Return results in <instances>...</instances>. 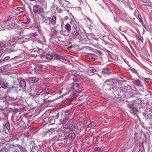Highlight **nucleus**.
I'll return each mask as SVG.
<instances>
[{
  "mask_svg": "<svg viewBox=\"0 0 152 152\" xmlns=\"http://www.w3.org/2000/svg\"><path fill=\"white\" fill-rule=\"evenodd\" d=\"M57 27H58V26H56L52 28L51 29V31L52 34H53V35H56L57 34V33H59L60 30H61V29H61V27L60 26H59V29H56V28Z\"/></svg>",
  "mask_w": 152,
  "mask_h": 152,
  "instance_id": "obj_12",
  "label": "nucleus"
},
{
  "mask_svg": "<svg viewBox=\"0 0 152 152\" xmlns=\"http://www.w3.org/2000/svg\"><path fill=\"white\" fill-rule=\"evenodd\" d=\"M69 23L71 24L72 27V34L82 29V27L75 20H71L70 21Z\"/></svg>",
  "mask_w": 152,
  "mask_h": 152,
  "instance_id": "obj_6",
  "label": "nucleus"
},
{
  "mask_svg": "<svg viewBox=\"0 0 152 152\" xmlns=\"http://www.w3.org/2000/svg\"><path fill=\"white\" fill-rule=\"evenodd\" d=\"M57 20L56 17L55 15H53L50 19V24L53 25L56 24Z\"/></svg>",
  "mask_w": 152,
  "mask_h": 152,
  "instance_id": "obj_17",
  "label": "nucleus"
},
{
  "mask_svg": "<svg viewBox=\"0 0 152 152\" xmlns=\"http://www.w3.org/2000/svg\"><path fill=\"white\" fill-rule=\"evenodd\" d=\"M42 6L44 8H46L47 7V2L45 1L42 4Z\"/></svg>",
  "mask_w": 152,
  "mask_h": 152,
  "instance_id": "obj_46",
  "label": "nucleus"
},
{
  "mask_svg": "<svg viewBox=\"0 0 152 152\" xmlns=\"http://www.w3.org/2000/svg\"><path fill=\"white\" fill-rule=\"evenodd\" d=\"M49 130H50L51 131L50 132L51 133H52L53 131L54 130V129L53 128H50Z\"/></svg>",
  "mask_w": 152,
  "mask_h": 152,
  "instance_id": "obj_58",
  "label": "nucleus"
},
{
  "mask_svg": "<svg viewBox=\"0 0 152 152\" xmlns=\"http://www.w3.org/2000/svg\"><path fill=\"white\" fill-rule=\"evenodd\" d=\"M118 85V81L115 79L110 80L109 81L105 83L104 85V88L106 91H110L111 87L113 90V88L116 86Z\"/></svg>",
  "mask_w": 152,
  "mask_h": 152,
  "instance_id": "obj_2",
  "label": "nucleus"
},
{
  "mask_svg": "<svg viewBox=\"0 0 152 152\" xmlns=\"http://www.w3.org/2000/svg\"><path fill=\"white\" fill-rule=\"evenodd\" d=\"M3 46V44L2 43H0V53L2 50V47Z\"/></svg>",
  "mask_w": 152,
  "mask_h": 152,
  "instance_id": "obj_52",
  "label": "nucleus"
},
{
  "mask_svg": "<svg viewBox=\"0 0 152 152\" xmlns=\"http://www.w3.org/2000/svg\"><path fill=\"white\" fill-rule=\"evenodd\" d=\"M96 72V70L95 69H92L88 71V73L89 75H91L94 74V73Z\"/></svg>",
  "mask_w": 152,
  "mask_h": 152,
  "instance_id": "obj_30",
  "label": "nucleus"
},
{
  "mask_svg": "<svg viewBox=\"0 0 152 152\" xmlns=\"http://www.w3.org/2000/svg\"><path fill=\"white\" fill-rule=\"evenodd\" d=\"M113 92L116 98L122 101H126L125 100V95L124 94V91L122 87L119 88L118 87V86H116L113 88ZM126 101L127 102V100Z\"/></svg>",
  "mask_w": 152,
  "mask_h": 152,
  "instance_id": "obj_1",
  "label": "nucleus"
},
{
  "mask_svg": "<svg viewBox=\"0 0 152 152\" xmlns=\"http://www.w3.org/2000/svg\"><path fill=\"white\" fill-rule=\"evenodd\" d=\"M64 139L66 140L68 139L69 140L73 139L76 137V134L75 133H71L69 134L68 133H66L65 134Z\"/></svg>",
  "mask_w": 152,
  "mask_h": 152,
  "instance_id": "obj_10",
  "label": "nucleus"
},
{
  "mask_svg": "<svg viewBox=\"0 0 152 152\" xmlns=\"http://www.w3.org/2000/svg\"><path fill=\"white\" fill-rule=\"evenodd\" d=\"M129 69L130 70L133 72L135 73L136 74H137V71L134 68H129Z\"/></svg>",
  "mask_w": 152,
  "mask_h": 152,
  "instance_id": "obj_47",
  "label": "nucleus"
},
{
  "mask_svg": "<svg viewBox=\"0 0 152 152\" xmlns=\"http://www.w3.org/2000/svg\"><path fill=\"white\" fill-rule=\"evenodd\" d=\"M7 152H17V151L15 147H13L11 148Z\"/></svg>",
  "mask_w": 152,
  "mask_h": 152,
  "instance_id": "obj_34",
  "label": "nucleus"
},
{
  "mask_svg": "<svg viewBox=\"0 0 152 152\" xmlns=\"http://www.w3.org/2000/svg\"><path fill=\"white\" fill-rule=\"evenodd\" d=\"M10 58V57L9 56H7L6 57H5L4 58V59H2V58L0 60V63L5 61H7L8 60H9Z\"/></svg>",
  "mask_w": 152,
  "mask_h": 152,
  "instance_id": "obj_39",
  "label": "nucleus"
},
{
  "mask_svg": "<svg viewBox=\"0 0 152 152\" xmlns=\"http://www.w3.org/2000/svg\"><path fill=\"white\" fill-rule=\"evenodd\" d=\"M16 10L22 12H23L25 10V9L24 7H17Z\"/></svg>",
  "mask_w": 152,
  "mask_h": 152,
  "instance_id": "obj_32",
  "label": "nucleus"
},
{
  "mask_svg": "<svg viewBox=\"0 0 152 152\" xmlns=\"http://www.w3.org/2000/svg\"><path fill=\"white\" fill-rule=\"evenodd\" d=\"M109 37L108 35H104V36H103V40L104 41V40L107 41V40H109Z\"/></svg>",
  "mask_w": 152,
  "mask_h": 152,
  "instance_id": "obj_37",
  "label": "nucleus"
},
{
  "mask_svg": "<svg viewBox=\"0 0 152 152\" xmlns=\"http://www.w3.org/2000/svg\"><path fill=\"white\" fill-rule=\"evenodd\" d=\"M18 82L19 86L21 87H24L26 86V82L25 80L22 78L20 77L18 79Z\"/></svg>",
  "mask_w": 152,
  "mask_h": 152,
  "instance_id": "obj_11",
  "label": "nucleus"
},
{
  "mask_svg": "<svg viewBox=\"0 0 152 152\" xmlns=\"http://www.w3.org/2000/svg\"><path fill=\"white\" fill-rule=\"evenodd\" d=\"M124 61L129 67L132 68V66L130 64L129 62L128 61H127L126 60L124 59Z\"/></svg>",
  "mask_w": 152,
  "mask_h": 152,
  "instance_id": "obj_48",
  "label": "nucleus"
},
{
  "mask_svg": "<svg viewBox=\"0 0 152 152\" xmlns=\"http://www.w3.org/2000/svg\"><path fill=\"white\" fill-rule=\"evenodd\" d=\"M136 39L139 41H141V42L142 43L143 42V39L142 36L141 35H140L139 36H138L136 34Z\"/></svg>",
  "mask_w": 152,
  "mask_h": 152,
  "instance_id": "obj_29",
  "label": "nucleus"
},
{
  "mask_svg": "<svg viewBox=\"0 0 152 152\" xmlns=\"http://www.w3.org/2000/svg\"><path fill=\"white\" fill-rule=\"evenodd\" d=\"M69 127H68V129L69 131H73L75 129V125L73 123H69Z\"/></svg>",
  "mask_w": 152,
  "mask_h": 152,
  "instance_id": "obj_24",
  "label": "nucleus"
},
{
  "mask_svg": "<svg viewBox=\"0 0 152 152\" xmlns=\"http://www.w3.org/2000/svg\"><path fill=\"white\" fill-rule=\"evenodd\" d=\"M1 87L4 89H6L7 88V86L6 85L3 84L1 83Z\"/></svg>",
  "mask_w": 152,
  "mask_h": 152,
  "instance_id": "obj_50",
  "label": "nucleus"
},
{
  "mask_svg": "<svg viewBox=\"0 0 152 152\" xmlns=\"http://www.w3.org/2000/svg\"><path fill=\"white\" fill-rule=\"evenodd\" d=\"M79 92H74L70 95L71 99H74L78 96Z\"/></svg>",
  "mask_w": 152,
  "mask_h": 152,
  "instance_id": "obj_22",
  "label": "nucleus"
},
{
  "mask_svg": "<svg viewBox=\"0 0 152 152\" xmlns=\"http://www.w3.org/2000/svg\"><path fill=\"white\" fill-rule=\"evenodd\" d=\"M44 20V22L47 25H48L50 24V19L51 18L49 17H45L43 18Z\"/></svg>",
  "mask_w": 152,
  "mask_h": 152,
  "instance_id": "obj_19",
  "label": "nucleus"
},
{
  "mask_svg": "<svg viewBox=\"0 0 152 152\" xmlns=\"http://www.w3.org/2000/svg\"><path fill=\"white\" fill-rule=\"evenodd\" d=\"M58 11L59 13H61L63 12L65 14H68V15L69 16H72L71 13L68 10H62L61 9L59 8L58 9Z\"/></svg>",
  "mask_w": 152,
  "mask_h": 152,
  "instance_id": "obj_15",
  "label": "nucleus"
},
{
  "mask_svg": "<svg viewBox=\"0 0 152 152\" xmlns=\"http://www.w3.org/2000/svg\"><path fill=\"white\" fill-rule=\"evenodd\" d=\"M73 39L84 40L86 37V34L82 32V30L72 34Z\"/></svg>",
  "mask_w": 152,
  "mask_h": 152,
  "instance_id": "obj_3",
  "label": "nucleus"
},
{
  "mask_svg": "<svg viewBox=\"0 0 152 152\" xmlns=\"http://www.w3.org/2000/svg\"><path fill=\"white\" fill-rule=\"evenodd\" d=\"M34 90L31 89L30 91V95L34 97L36 96L37 99L39 97L38 96L39 95H40L42 96V97H44L45 96L47 95L46 93H45V91H44L43 90L39 91V92H36V94L35 93L36 92H35L34 93Z\"/></svg>",
  "mask_w": 152,
  "mask_h": 152,
  "instance_id": "obj_7",
  "label": "nucleus"
},
{
  "mask_svg": "<svg viewBox=\"0 0 152 152\" xmlns=\"http://www.w3.org/2000/svg\"><path fill=\"white\" fill-rule=\"evenodd\" d=\"M133 83L138 86L141 87H142V82L139 79L135 80L133 81Z\"/></svg>",
  "mask_w": 152,
  "mask_h": 152,
  "instance_id": "obj_18",
  "label": "nucleus"
},
{
  "mask_svg": "<svg viewBox=\"0 0 152 152\" xmlns=\"http://www.w3.org/2000/svg\"><path fill=\"white\" fill-rule=\"evenodd\" d=\"M69 123H68L65 125H63V128L68 129V127H69Z\"/></svg>",
  "mask_w": 152,
  "mask_h": 152,
  "instance_id": "obj_44",
  "label": "nucleus"
},
{
  "mask_svg": "<svg viewBox=\"0 0 152 152\" xmlns=\"http://www.w3.org/2000/svg\"><path fill=\"white\" fill-rule=\"evenodd\" d=\"M17 152H23V148L20 146L18 145L17 146H15Z\"/></svg>",
  "mask_w": 152,
  "mask_h": 152,
  "instance_id": "obj_23",
  "label": "nucleus"
},
{
  "mask_svg": "<svg viewBox=\"0 0 152 152\" xmlns=\"http://www.w3.org/2000/svg\"><path fill=\"white\" fill-rule=\"evenodd\" d=\"M104 42L105 43V44L106 45H107L110 46H111L112 47H113V45L111 43H110L109 42L107 41L104 40Z\"/></svg>",
  "mask_w": 152,
  "mask_h": 152,
  "instance_id": "obj_40",
  "label": "nucleus"
},
{
  "mask_svg": "<svg viewBox=\"0 0 152 152\" xmlns=\"http://www.w3.org/2000/svg\"><path fill=\"white\" fill-rule=\"evenodd\" d=\"M138 18L141 21V22H143L142 18L141 17V16L140 15H138Z\"/></svg>",
  "mask_w": 152,
  "mask_h": 152,
  "instance_id": "obj_53",
  "label": "nucleus"
},
{
  "mask_svg": "<svg viewBox=\"0 0 152 152\" xmlns=\"http://www.w3.org/2000/svg\"><path fill=\"white\" fill-rule=\"evenodd\" d=\"M102 148L99 147H96L93 150V152H102Z\"/></svg>",
  "mask_w": 152,
  "mask_h": 152,
  "instance_id": "obj_28",
  "label": "nucleus"
},
{
  "mask_svg": "<svg viewBox=\"0 0 152 152\" xmlns=\"http://www.w3.org/2000/svg\"><path fill=\"white\" fill-rule=\"evenodd\" d=\"M14 26H13L11 27V29H19V26H18V25L17 24L15 23V24H14Z\"/></svg>",
  "mask_w": 152,
  "mask_h": 152,
  "instance_id": "obj_36",
  "label": "nucleus"
},
{
  "mask_svg": "<svg viewBox=\"0 0 152 152\" xmlns=\"http://www.w3.org/2000/svg\"><path fill=\"white\" fill-rule=\"evenodd\" d=\"M142 2L146 3H149L150 1L149 0H140Z\"/></svg>",
  "mask_w": 152,
  "mask_h": 152,
  "instance_id": "obj_54",
  "label": "nucleus"
},
{
  "mask_svg": "<svg viewBox=\"0 0 152 152\" xmlns=\"http://www.w3.org/2000/svg\"><path fill=\"white\" fill-rule=\"evenodd\" d=\"M52 86H51L50 85H48V86L45 89L43 90L45 91V93L47 94H50L51 93V91L52 90Z\"/></svg>",
  "mask_w": 152,
  "mask_h": 152,
  "instance_id": "obj_14",
  "label": "nucleus"
},
{
  "mask_svg": "<svg viewBox=\"0 0 152 152\" xmlns=\"http://www.w3.org/2000/svg\"><path fill=\"white\" fill-rule=\"evenodd\" d=\"M65 89H64L63 88H61L60 90V93H62L63 91L65 90Z\"/></svg>",
  "mask_w": 152,
  "mask_h": 152,
  "instance_id": "obj_60",
  "label": "nucleus"
},
{
  "mask_svg": "<svg viewBox=\"0 0 152 152\" xmlns=\"http://www.w3.org/2000/svg\"><path fill=\"white\" fill-rule=\"evenodd\" d=\"M80 86V85L78 83H73L68 85L66 88V90H69V91H72L74 92H79Z\"/></svg>",
  "mask_w": 152,
  "mask_h": 152,
  "instance_id": "obj_4",
  "label": "nucleus"
},
{
  "mask_svg": "<svg viewBox=\"0 0 152 152\" xmlns=\"http://www.w3.org/2000/svg\"><path fill=\"white\" fill-rule=\"evenodd\" d=\"M8 69L7 66L4 65L0 67V70L1 72H6Z\"/></svg>",
  "mask_w": 152,
  "mask_h": 152,
  "instance_id": "obj_26",
  "label": "nucleus"
},
{
  "mask_svg": "<svg viewBox=\"0 0 152 152\" xmlns=\"http://www.w3.org/2000/svg\"><path fill=\"white\" fill-rule=\"evenodd\" d=\"M30 21L31 20L30 19L26 18L23 20L22 22V23L25 24H28L30 22Z\"/></svg>",
  "mask_w": 152,
  "mask_h": 152,
  "instance_id": "obj_31",
  "label": "nucleus"
},
{
  "mask_svg": "<svg viewBox=\"0 0 152 152\" xmlns=\"http://www.w3.org/2000/svg\"><path fill=\"white\" fill-rule=\"evenodd\" d=\"M97 59V56L93 54H89L86 56V59L88 61H94Z\"/></svg>",
  "mask_w": 152,
  "mask_h": 152,
  "instance_id": "obj_9",
  "label": "nucleus"
},
{
  "mask_svg": "<svg viewBox=\"0 0 152 152\" xmlns=\"http://www.w3.org/2000/svg\"><path fill=\"white\" fill-rule=\"evenodd\" d=\"M142 100L141 99H136L133 100L132 102L134 103L135 105H137L138 107V105L140 104L141 103Z\"/></svg>",
  "mask_w": 152,
  "mask_h": 152,
  "instance_id": "obj_20",
  "label": "nucleus"
},
{
  "mask_svg": "<svg viewBox=\"0 0 152 152\" xmlns=\"http://www.w3.org/2000/svg\"><path fill=\"white\" fill-rule=\"evenodd\" d=\"M95 123L94 122L92 121L90 123V124H89L87 125L86 126V127L87 128L91 127H92L93 126H94L95 125Z\"/></svg>",
  "mask_w": 152,
  "mask_h": 152,
  "instance_id": "obj_33",
  "label": "nucleus"
},
{
  "mask_svg": "<svg viewBox=\"0 0 152 152\" xmlns=\"http://www.w3.org/2000/svg\"><path fill=\"white\" fill-rule=\"evenodd\" d=\"M33 11L34 12L37 14L41 13L43 12L41 7L39 5H35L33 8Z\"/></svg>",
  "mask_w": 152,
  "mask_h": 152,
  "instance_id": "obj_8",
  "label": "nucleus"
},
{
  "mask_svg": "<svg viewBox=\"0 0 152 152\" xmlns=\"http://www.w3.org/2000/svg\"><path fill=\"white\" fill-rule=\"evenodd\" d=\"M38 34H37V32H34L32 34V35L34 37H36L38 36Z\"/></svg>",
  "mask_w": 152,
  "mask_h": 152,
  "instance_id": "obj_57",
  "label": "nucleus"
},
{
  "mask_svg": "<svg viewBox=\"0 0 152 152\" xmlns=\"http://www.w3.org/2000/svg\"><path fill=\"white\" fill-rule=\"evenodd\" d=\"M84 51H85V53L88 52L90 51L89 47H85L83 48Z\"/></svg>",
  "mask_w": 152,
  "mask_h": 152,
  "instance_id": "obj_45",
  "label": "nucleus"
},
{
  "mask_svg": "<svg viewBox=\"0 0 152 152\" xmlns=\"http://www.w3.org/2000/svg\"><path fill=\"white\" fill-rule=\"evenodd\" d=\"M146 117L147 120H151L152 121V115H151L149 114Z\"/></svg>",
  "mask_w": 152,
  "mask_h": 152,
  "instance_id": "obj_43",
  "label": "nucleus"
},
{
  "mask_svg": "<svg viewBox=\"0 0 152 152\" xmlns=\"http://www.w3.org/2000/svg\"><path fill=\"white\" fill-rule=\"evenodd\" d=\"M101 72L103 74H106L107 75H108L112 73L110 70L107 67L103 68Z\"/></svg>",
  "mask_w": 152,
  "mask_h": 152,
  "instance_id": "obj_13",
  "label": "nucleus"
},
{
  "mask_svg": "<svg viewBox=\"0 0 152 152\" xmlns=\"http://www.w3.org/2000/svg\"><path fill=\"white\" fill-rule=\"evenodd\" d=\"M54 121H53V120H52V121L51 120V121H50V123H51V124H53L54 123Z\"/></svg>",
  "mask_w": 152,
  "mask_h": 152,
  "instance_id": "obj_64",
  "label": "nucleus"
},
{
  "mask_svg": "<svg viewBox=\"0 0 152 152\" xmlns=\"http://www.w3.org/2000/svg\"><path fill=\"white\" fill-rule=\"evenodd\" d=\"M79 76H78V77L77 76H75L73 78V80L75 82H79L80 80V79L79 78V77H80Z\"/></svg>",
  "mask_w": 152,
  "mask_h": 152,
  "instance_id": "obj_38",
  "label": "nucleus"
},
{
  "mask_svg": "<svg viewBox=\"0 0 152 152\" xmlns=\"http://www.w3.org/2000/svg\"><path fill=\"white\" fill-rule=\"evenodd\" d=\"M14 24H15V21H14V20H13V21H12V24H11V26H10V28H9V29H11V27H12V26H14Z\"/></svg>",
  "mask_w": 152,
  "mask_h": 152,
  "instance_id": "obj_55",
  "label": "nucleus"
},
{
  "mask_svg": "<svg viewBox=\"0 0 152 152\" xmlns=\"http://www.w3.org/2000/svg\"><path fill=\"white\" fill-rule=\"evenodd\" d=\"M29 79L32 83H36L39 80V78L34 77H29Z\"/></svg>",
  "mask_w": 152,
  "mask_h": 152,
  "instance_id": "obj_21",
  "label": "nucleus"
},
{
  "mask_svg": "<svg viewBox=\"0 0 152 152\" xmlns=\"http://www.w3.org/2000/svg\"><path fill=\"white\" fill-rule=\"evenodd\" d=\"M151 79L149 78H144V82L146 84Z\"/></svg>",
  "mask_w": 152,
  "mask_h": 152,
  "instance_id": "obj_49",
  "label": "nucleus"
},
{
  "mask_svg": "<svg viewBox=\"0 0 152 152\" xmlns=\"http://www.w3.org/2000/svg\"><path fill=\"white\" fill-rule=\"evenodd\" d=\"M143 135H144V137H145V139H147V137H146V134L145 133H143Z\"/></svg>",
  "mask_w": 152,
  "mask_h": 152,
  "instance_id": "obj_61",
  "label": "nucleus"
},
{
  "mask_svg": "<svg viewBox=\"0 0 152 152\" xmlns=\"http://www.w3.org/2000/svg\"><path fill=\"white\" fill-rule=\"evenodd\" d=\"M65 28L68 33H69L71 30V27L70 25L68 23L66 24L65 26Z\"/></svg>",
  "mask_w": 152,
  "mask_h": 152,
  "instance_id": "obj_25",
  "label": "nucleus"
},
{
  "mask_svg": "<svg viewBox=\"0 0 152 152\" xmlns=\"http://www.w3.org/2000/svg\"><path fill=\"white\" fill-rule=\"evenodd\" d=\"M124 94L125 95V98H128L130 97L133 98L134 97L133 93L130 91L127 92L126 93H125Z\"/></svg>",
  "mask_w": 152,
  "mask_h": 152,
  "instance_id": "obj_16",
  "label": "nucleus"
},
{
  "mask_svg": "<svg viewBox=\"0 0 152 152\" xmlns=\"http://www.w3.org/2000/svg\"><path fill=\"white\" fill-rule=\"evenodd\" d=\"M127 107L129 108L130 112L133 115H135L138 111L137 109V105H135L134 103L131 102L127 104Z\"/></svg>",
  "mask_w": 152,
  "mask_h": 152,
  "instance_id": "obj_5",
  "label": "nucleus"
},
{
  "mask_svg": "<svg viewBox=\"0 0 152 152\" xmlns=\"http://www.w3.org/2000/svg\"><path fill=\"white\" fill-rule=\"evenodd\" d=\"M6 127L8 131L10 130V124L9 122H7L5 123V124Z\"/></svg>",
  "mask_w": 152,
  "mask_h": 152,
  "instance_id": "obj_35",
  "label": "nucleus"
},
{
  "mask_svg": "<svg viewBox=\"0 0 152 152\" xmlns=\"http://www.w3.org/2000/svg\"><path fill=\"white\" fill-rule=\"evenodd\" d=\"M104 42L105 43V44L106 45H107L110 46H111L112 47H113V45L111 43H110L109 42L107 41L104 40Z\"/></svg>",
  "mask_w": 152,
  "mask_h": 152,
  "instance_id": "obj_41",
  "label": "nucleus"
},
{
  "mask_svg": "<svg viewBox=\"0 0 152 152\" xmlns=\"http://www.w3.org/2000/svg\"><path fill=\"white\" fill-rule=\"evenodd\" d=\"M44 56L46 58L48 59H51L53 58V56L48 53L44 55Z\"/></svg>",
  "mask_w": 152,
  "mask_h": 152,
  "instance_id": "obj_27",
  "label": "nucleus"
},
{
  "mask_svg": "<svg viewBox=\"0 0 152 152\" xmlns=\"http://www.w3.org/2000/svg\"><path fill=\"white\" fill-rule=\"evenodd\" d=\"M59 116V113H58L56 115L52 116V117L54 119V122L55 121V120L58 118Z\"/></svg>",
  "mask_w": 152,
  "mask_h": 152,
  "instance_id": "obj_42",
  "label": "nucleus"
},
{
  "mask_svg": "<svg viewBox=\"0 0 152 152\" xmlns=\"http://www.w3.org/2000/svg\"><path fill=\"white\" fill-rule=\"evenodd\" d=\"M31 151L32 152H34V149L33 148V147L32 148H31Z\"/></svg>",
  "mask_w": 152,
  "mask_h": 152,
  "instance_id": "obj_63",
  "label": "nucleus"
},
{
  "mask_svg": "<svg viewBox=\"0 0 152 152\" xmlns=\"http://www.w3.org/2000/svg\"><path fill=\"white\" fill-rule=\"evenodd\" d=\"M51 132V131H50V130L48 129L47 132H46V133H48L49 134V133Z\"/></svg>",
  "mask_w": 152,
  "mask_h": 152,
  "instance_id": "obj_59",
  "label": "nucleus"
},
{
  "mask_svg": "<svg viewBox=\"0 0 152 152\" xmlns=\"http://www.w3.org/2000/svg\"><path fill=\"white\" fill-rule=\"evenodd\" d=\"M59 59V60L63 62H64L65 63V62L64 61H66V60L63 58H58Z\"/></svg>",
  "mask_w": 152,
  "mask_h": 152,
  "instance_id": "obj_56",
  "label": "nucleus"
},
{
  "mask_svg": "<svg viewBox=\"0 0 152 152\" xmlns=\"http://www.w3.org/2000/svg\"><path fill=\"white\" fill-rule=\"evenodd\" d=\"M120 78L122 80H123V81L124 82H126V80L125 79H124V78H126L124 76H120Z\"/></svg>",
  "mask_w": 152,
  "mask_h": 152,
  "instance_id": "obj_51",
  "label": "nucleus"
},
{
  "mask_svg": "<svg viewBox=\"0 0 152 152\" xmlns=\"http://www.w3.org/2000/svg\"><path fill=\"white\" fill-rule=\"evenodd\" d=\"M149 124L150 125H151L152 124V121L150 120V121L149 122Z\"/></svg>",
  "mask_w": 152,
  "mask_h": 152,
  "instance_id": "obj_62",
  "label": "nucleus"
}]
</instances>
